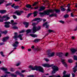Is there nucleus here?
<instances>
[{"label": "nucleus", "mask_w": 77, "mask_h": 77, "mask_svg": "<svg viewBox=\"0 0 77 77\" xmlns=\"http://www.w3.org/2000/svg\"><path fill=\"white\" fill-rule=\"evenodd\" d=\"M29 67L31 70H36V71H38L41 72H44V69L43 68L40 66H35L33 67L32 66H29Z\"/></svg>", "instance_id": "obj_1"}, {"label": "nucleus", "mask_w": 77, "mask_h": 77, "mask_svg": "<svg viewBox=\"0 0 77 77\" xmlns=\"http://www.w3.org/2000/svg\"><path fill=\"white\" fill-rule=\"evenodd\" d=\"M53 12V11L52 10H48L47 11H45L44 13H39V14L41 17H42V16H44V14L47 15H50V13Z\"/></svg>", "instance_id": "obj_2"}, {"label": "nucleus", "mask_w": 77, "mask_h": 77, "mask_svg": "<svg viewBox=\"0 0 77 77\" xmlns=\"http://www.w3.org/2000/svg\"><path fill=\"white\" fill-rule=\"evenodd\" d=\"M4 24H5L4 26L6 28H9V27H10V25L9 24H11L12 26H13L17 25L18 23H11L10 22L6 21L4 22Z\"/></svg>", "instance_id": "obj_3"}, {"label": "nucleus", "mask_w": 77, "mask_h": 77, "mask_svg": "<svg viewBox=\"0 0 77 77\" xmlns=\"http://www.w3.org/2000/svg\"><path fill=\"white\" fill-rule=\"evenodd\" d=\"M23 34H20L18 36L17 32H15L14 33V35L13 37V38H14L15 39V41H17V38H20V40H23V38H22V36H23Z\"/></svg>", "instance_id": "obj_4"}, {"label": "nucleus", "mask_w": 77, "mask_h": 77, "mask_svg": "<svg viewBox=\"0 0 77 77\" xmlns=\"http://www.w3.org/2000/svg\"><path fill=\"white\" fill-rule=\"evenodd\" d=\"M40 30H41V26H38L37 27L36 26H34L32 29V33H35V32H36L37 31H38Z\"/></svg>", "instance_id": "obj_5"}, {"label": "nucleus", "mask_w": 77, "mask_h": 77, "mask_svg": "<svg viewBox=\"0 0 77 77\" xmlns=\"http://www.w3.org/2000/svg\"><path fill=\"white\" fill-rule=\"evenodd\" d=\"M52 68L53 69V70L52 72V74H55L56 71H59V69L58 68V67L56 66H53L52 67Z\"/></svg>", "instance_id": "obj_6"}, {"label": "nucleus", "mask_w": 77, "mask_h": 77, "mask_svg": "<svg viewBox=\"0 0 77 77\" xmlns=\"http://www.w3.org/2000/svg\"><path fill=\"white\" fill-rule=\"evenodd\" d=\"M24 12L23 11H16L14 13V14H17V15H18L19 16L20 15H21V14L22 13Z\"/></svg>", "instance_id": "obj_7"}, {"label": "nucleus", "mask_w": 77, "mask_h": 77, "mask_svg": "<svg viewBox=\"0 0 77 77\" xmlns=\"http://www.w3.org/2000/svg\"><path fill=\"white\" fill-rule=\"evenodd\" d=\"M47 54L48 57H53L54 56V52L51 53V52L48 51Z\"/></svg>", "instance_id": "obj_8"}, {"label": "nucleus", "mask_w": 77, "mask_h": 77, "mask_svg": "<svg viewBox=\"0 0 77 77\" xmlns=\"http://www.w3.org/2000/svg\"><path fill=\"white\" fill-rule=\"evenodd\" d=\"M61 61L63 63V65H64L65 67H67V64H66V63L65 62V60L63 59V58L61 59Z\"/></svg>", "instance_id": "obj_9"}, {"label": "nucleus", "mask_w": 77, "mask_h": 77, "mask_svg": "<svg viewBox=\"0 0 77 77\" xmlns=\"http://www.w3.org/2000/svg\"><path fill=\"white\" fill-rule=\"evenodd\" d=\"M6 18V19L4 20V21H8V20H9V19L10 18V17H8V16L7 15H5L3 16V18Z\"/></svg>", "instance_id": "obj_10"}, {"label": "nucleus", "mask_w": 77, "mask_h": 77, "mask_svg": "<svg viewBox=\"0 0 77 77\" xmlns=\"http://www.w3.org/2000/svg\"><path fill=\"white\" fill-rule=\"evenodd\" d=\"M42 20L41 19V18H35L33 20H32V21H37V23H39V22H40Z\"/></svg>", "instance_id": "obj_11"}, {"label": "nucleus", "mask_w": 77, "mask_h": 77, "mask_svg": "<svg viewBox=\"0 0 77 77\" xmlns=\"http://www.w3.org/2000/svg\"><path fill=\"white\" fill-rule=\"evenodd\" d=\"M52 65H50L49 64H42V66L44 67H51Z\"/></svg>", "instance_id": "obj_12"}, {"label": "nucleus", "mask_w": 77, "mask_h": 77, "mask_svg": "<svg viewBox=\"0 0 77 77\" xmlns=\"http://www.w3.org/2000/svg\"><path fill=\"white\" fill-rule=\"evenodd\" d=\"M9 39V37L8 36L4 37L3 38L2 41H3V42H6L7 41V40H8Z\"/></svg>", "instance_id": "obj_13"}, {"label": "nucleus", "mask_w": 77, "mask_h": 77, "mask_svg": "<svg viewBox=\"0 0 77 77\" xmlns=\"http://www.w3.org/2000/svg\"><path fill=\"white\" fill-rule=\"evenodd\" d=\"M18 44H19V42L16 41L13 45H12L14 47H18Z\"/></svg>", "instance_id": "obj_14"}, {"label": "nucleus", "mask_w": 77, "mask_h": 77, "mask_svg": "<svg viewBox=\"0 0 77 77\" xmlns=\"http://www.w3.org/2000/svg\"><path fill=\"white\" fill-rule=\"evenodd\" d=\"M66 73V71H64L63 72V77H70V74L69 75H65Z\"/></svg>", "instance_id": "obj_15"}, {"label": "nucleus", "mask_w": 77, "mask_h": 77, "mask_svg": "<svg viewBox=\"0 0 77 77\" xmlns=\"http://www.w3.org/2000/svg\"><path fill=\"white\" fill-rule=\"evenodd\" d=\"M45 9V8L43 6H42L40 8V9L38 10V11L39 12H41V11H42L44 10Z\"/></svg>", "instance_id": "obj_16"}, {"label": "nucleus", "mask_w": 77, "mask_h": 77, "mask_svg": "<svg viewBox=\"0 0 77 77\" xmlns=\"http://www.w3.org/2000/svg\"><path fill=\"white\" fill-rule=\"evenodd\" d=\"M76 66L73 69L74 70L73 71L74 73H75V72H76L77 71V62L76 63Z\"/></svg>", "instance_id": "obj_17"}, {"label": "nucleus", "mask_w": 77, "mask_h": 77, "mask_svg": "<svg viewBox=\"0 0 77 77\" xmlns=\"http://www.w3.org/2000/svg\"><path fill=\"white\" fill-rule=\"evenodd\" d=\"M70 50L72 54H74L77 51V50L74 48L71 49Z\"/></svg>", "instance_id": "obj_18"}, {"label": "nucleus", "mask_w": 77, "mask_h": 77, "mask_svg": "<svg viewBox=\"0 0 77 77\" xmlns=\"http://www.w3.org/2000/svg\"><path fill=\"white\" fill-rule=\"evenodd\" d=\"M57 56H58L59 57H62L63 56V54L62 53L59 52L57 53L56 54Z\"/></svg>", "instance_id": "obj_19"}, {"label": "nucleus", "mask_w": 77, "mask_h": 77, "mask_svg": "<svg viewBox=\"0 0 77 77\" xmlns=\"http://www.w3.org/2000/svg\"><path fill=\"white\" fill-rule=\"evenodd\" d=\"M57 16V14H52L49 16V17H56Z\"/></svg>", "instance_id": "obj_20"}, {"label": "nucleus", "mask_w": 77, "mask_h": 77, "mask_svg": "<svg viewBox=\"0 0 77 77\" xmlns=\"http://www.w3.org/2000/svg\"><path fill=\"white\" fill-rule=\"evenodd\" d=\"M23 24H25V25H26L25 27H26V28H27L28 26H29V23L28 22H25L23 23Z\"/></svg>", "instance_id": "obj_21"}, {"label": "nucleus", "mask_w": 77, "mask_h": 77, "mask_svg": "<svg viewBox=\"0 0 77 77\" xmlns=\"http://www.w3.org/2000/svg\"><path fill=\"white\" fill-rule=\"evenodd\" d=\"M31 31L32 30L30 29L26 30V35H28V33H31Z\"/></svg>", "instance_id": "obj_22"}, {"label": "nucleus", "mask_w": 77, "mask_h": 77, "mask_svg": "<svg viewBox=\"0 0 77 77\" xmlns=\"http://www.w3.org/2000/svg\"><path fill=\"white\" fill-rule=\"evenodd\" d=\"M12 29H18V28L16 26H12Z\"/></svg>", "instance_id": "obj_23"}, {"label": "nucleus", "mask_w": 77, "mask_h": 77, "mask_svg": "<svg viewBox=\"0 0 77 77\" xmlns=\"http://www.w3.org/2000/svg\"><path fill=\"white\" fill-rule=\"evenodd\" d=\"M26 8H31V9H32L33 8L32 7V6L31 5H27L26 6Z\"/></svg>", "instance_id": "obj_24"}, {"label": "nucleus", "mask_w": 77, "mask_h": 77, "mask_svg": "<svg viewBox=\"0 0 77 77\" xmlns=\"http://www.w3.org/2000/svg\"><path fill=\"white\" fill-rule=\"evenodd\" d=\"M0 69H2L3 71H7V68H6L4 67H1L0 68Z\"/></svg>", "instance_id": "obj_25"}, {"label": "nucleus", "mask_w": 77, "mask_h": 77, "mask_svg": "<svg viewBox=\"0 0 77 77\" xmlns=\"http://www.w3.org/2000/svg\"><path fill=\"white\" fill-rule=\"evenodd\" d=\"M29 35L32 36V37H33V38H35L36 37H37V35L35 34H30Z\"/></svg>", "instance_id": "obj_26"}, {"label": "nucleus", "mask_w": 77, "mask_h": 77, "mask_svg": "<svg viewBox=\"0 0 77 77\" xmlns=\"http://www.w3.org/2000/svg\"><path fill=\"white\" fill-rule=\"evenodd\" d=\"M0 12L1 14H5L6 12V10H0Z\"/></svg>", "instance_id": "obj_27"}, {"label": "nucleus", "mask_w": 77, "mask_h": 77, "mask_svg": "<svg viewBox=\"0 0 77 77\" xmlns=\"http://www.w3.org/2000/svg\"><path fill=\"white\" fill-rule=\"evenodd\" d=\"M38 13V11H35L33 13L34 14V17H36V15H37V14Z\"/></svg>", "instance_id": "obj_28"}, {"label": "nucleus", "mask_w": 77, "mask_h": 77, "mask_svg": "<svg viewBox=\"0 0 77 77\" xmlns=\"http://www.w3.org/2000/svg\"><path fill=\"white\" fill-rule=\"evenodd\" d=\"M40 40V39L36 38L34 40V42H39V41Z\"/></svg>", "instance_id": "obj_29"}, {"label": "nucleus", "mask_w": 77, "mask_h": 77, "mask_svg": "<svg viewBox=\"0 0 77 77\" xmlns=\"http://www.w3.org/2000/svg\"><path fill=\"white\" fill-rule=\"evenodd\" d=\"M3 17L0 16V22H3Z\"/></svg>", "instance_id": "obj_30"}, {"label": "nucleus", "mask_w": 77, "mask_h": 77, "mask_svg": "<svg viewBox=\"0 0 77 77\" xmlns=\"http://www.w3.org/2000/svg\"><path fill=\"white\" fill-rule=\"evenodd\" d=\"M61 11H65L66 10V9H65L64 8H63V6H62L61 7Z\"/></svg>", "instance_id": "obj_31"}, {"label": "nucleus", "mask_w": 77, "mask_h": 77, "mask_svg": "<svg viewBox=\"0 0 77 77\" xmlns=\"http://www.w3.org/2000/svg\"><path fill=\"white\" fill-rule=\"evenodd\" d=\"M19 8H20V6H14V9H19Z\"/></svg>", "instance_id": "obj_32"}, {"label": "nucleus", "mask_w": 77, "mask_h": 77, "mask_svg": "<svg viewBox=\"0 0 77 77\" xmlns=\"http://www.w3.org/2000/svg\"><path fill=\"white\" fill-rule=\"evenodd\" d=\"M15 73L17 75H20V72L19 71H17L15 72Z\"/></svg>", "instance_id": "obj_33"}, {"label": "nucleus", "mask_w": 77, "mask_h": 77, "mask_svg": "<svg viewBox=\"0 0 77 77\" xmlns=\"http://www.w3.org/2000/svg\"><path fill=\"white\" fill-rule=\"evenodd\" d=\"M48 24V22H46L44 24H43V26H47Z\"/></svg>", "instance_id": "obj_34"}, {"label": "nucleus", "mask_w": 77, "mask_h": 77, "mask_svg": "<svg viewBox=\"0 0 77 77\" xmlns=\"http://www.w3.org/2000/svg\"><path fill=\"white\" fill-rule=\"evenodd\" d=\"M55 11L56 12V13H59L60 12V10L58 9H55Z\"/></svg>", "instance_id": "obj_35"}, {"label": "nucleus", "mask_w": 77, "mask_h": 77, "mask_svg": "<svg viewBox=\"0 0 77 77\" xmlns=\"http://www.w3.org/2000/svg\"><path fill=\"white\" fill-rule=\"evenodd\" d=\"M64 17L65 18H68V17H69V15L68 14H66L64 15Z\"/></svg>", "instance_id": "obj_36"}, {"label": "nucleus", "mask_w": 77, "mask_h": 77, "mask_svg": "<svg viewBox=\"0 0 77 77\" xmlns=\"http://www.w3.org/2000/svg\"><path fill=\"white\" fill-rule=\"evenodd\" d=\"M69 7H68L67 10H66L67 12V13H68V12H71V10H70V9H69Z\"/></svg>", "instance_id": "obj_37"}, {"label": "nucleus", "mask_w": 77, "mask_h": 77, "mask_svg": "<svg viewBox=\"0 0 77 77\" xmlns=\"http://www.w3.org/2000/svg\"><path fill=\"white\" fill-rule=\"evenodd\" d=\"M25 32L24 30H22L19 32V33H24Z\"/></svg>", "instance_id": "obj_38"}, {"label": "nucleus", "mask_w": 77, "mask_h": 77, "mask_svg": "<svg viewBox=\"0 0 77 77\" xmlns=\"http://www.w3.org/2000/svg\"><path fill=\"white\" fill-rule=\"evenodd\" d=\"M37 4H38V2H35V3L33 4V5H32V6H35L36 5H37Z\"/></svg>", "instance_id": "obj_39"}, {"label": "nucleus", "mask_w": 77, "mask_h": 77, "mask_svg": "<svg viewBox=\"0 0 77 77\" xmlns=\"http://www.w3.org/2000/svg\"><path fill=\"white\" fill-rule=\"evenodd\" d=\"M0 54H1V56H2V57H5V56L4 54H3V51H1L0 52Z\"/></svg>", "instance_id": "obj_40"}, {"label": "nucleus", "mask_w": 77, "mask_h": 77, "mask_svg": "<svg viewBox=\"0 0 77 77\" xmlns=\"http://www.w3.org/2000/svg\"><path fill=\"white\" fill-rule=\"evenodd\" d=\"M74 59L75 60H77V57L75 55L74 56Z\"/></svg>", "instance_id": "obj_41"}, {"label": "nucleus", "mask_w": 77, "mask_h": 77, "mask_svg": "<svg viewBox=\"0 0 77 77\" xmlns=\"http://www.w3.org/2000/svg\"><path fill=\"white\" fill-rule=\"evenodd\" d=\"M74 12L71 13L70 14L71 15V17H74Z\"/></svg>", "instance_id": "obj_42"}, {"label": "nucleus", "mask_w": 77, "mask_h": 77, "mask_svg": "<svg viewBox=\"0 0 77 77\" xmlns=\"http://www.w3.org/2000/svg\"><path fill=\"white\" fill-rule=\"evenodd\" d=\"M4 2H5L4 0H1L0 2V5H2V3H3Z\"/></svg>", "instance_id": "obj_43"}, {"label": "nucleus", "mask_w": 77, "mask_h": 77, "mask_svg": "<svg viewBox=\"0 0 77 77\" xmlns=\"http://www.w3.org/2000/svg\"><path fill=\"white\" fill-rule=\"evenodd\" d=\"M32 14V13H29L27 15V18H29L30 17V16Z\"/></svg>", "instance_id": "obj_44"}, {"label": "nucleus", "mask_w": 77, "mask_h": 77, "mask_svg": "<svg viewBox=\"0 0 77 77\" xmlns=\"http://www.w3.org/2000/svg\"><path fill=\"white\" fill-rule=\"evenodd\" d=\"M44 60L46 62H48L50 61V60L47 58H44Z\"/></svg>", "instance_id": "obj_45"}, {"label": "nucleus", "mask_w": 77, "mask_h": 77, "mask_svg": "<svg viewBox=\"0 0 77 77\" xmlns=\"http://www.w3.org/2000/svg\"><path fill=\"white\" fill-rule=\"evenodd\" d=\"M11 76H12L13 77H17V75H15L13 74H11Z\"/></svg>", "instance_id": "obj_46"}, {"label": "nucleus", "mask_w": 77, "mask_h": 77, "mask_svg": "<svg viewBox=\"0 0 77 77\" xmlns=\"http://www.w3.org/2000/svg\"><path fill=\"white\" fill-rule=\"evenodd\" d=\"M36 25V23H33L32 24V26H33V27H34V26H35Z\"/></svg>", "instance_id": "obj_47"}, {"label": "nucleus", "mask_w": 77, "mask_h": 77, "mask_svg": "<svg viewBox=\"0 0 77 77\" xmlns=\"http://www.w3.org/2000/svg\"><path fill=\"white\" fill-rule=\"evenodd\" d=\"M13 18H14V19H17V16H16L15 15H13Z\"/></svg>", "instance_id": "obj_48"}, {"label": "nucleus", "mask_w": 77, "mask_h": 77, "mask_svg": "<svg viewBox=\"0 0 77 77\" xmlns=\"http://www.w3.org/2000/svg\"><path fill=\"white\" fill-rule=\"evenodd\" d=\"M48 32L49 33H51V32H54V31L51 29H49Z\"/></svg>", "instance_id": "obj_49"}, {"label": "nucleus", "mask_w": 77, "mask_h": 77, "mask_svg": "<svg viewBox=\"0 0 77 77\" xmlns=\"http://www.w3.org/2000/svg\"><path fill=\"white\" fill-rule=\"evenodd\" d=\"M11 71L12 72H14V71H15V69L14 68H11L10 69Z\"/></svg>", "instance_id": "obj_50"}, {"label": "nucleus", "mask_w": 77, "mask_h": 77, "mask_svg": "<svg viewBox=\"0 0 77 77\" xmlns=\"http://www.w3.org/2000/svg\"><path fill=\"white\" fill-rule=\"evenodd\" d=\"M19 75H20V76H21V77H24V75H23V74H22V73H20Z\"/></svg>", "instance_id": "obj_51"}, {"label": "nucleus", "mask_w": 77, "mask_h": 77, "mask_svg": "<svg viewBox=\"0 0 77 77\" xmlns=\"http://www.w3.org/2000/svg\"><path fill=\"white\" fill-rule=\"evenodd\" d=\"M59 22L60 23H62V24H64V23H65L64 22V21H62V20L60 21Z\"/></svg>", "instance_id": "obj_52"}, {"label": "nucleus", "mask_w": 77, "mask_h": 77, "mask_svg": "<svg viewBox=\"0 0 77 77\" xmlns=\"http://www.w3.org/2000/svg\"><path fill=\"white\" fill-rule=\"evenodd\" d=\"M2 33H4V34H6L7 33V31H5L4 32H2Z\"/></svg>", "instance_id": "obj_53"}, {"label": "nucleus", "mask_w": 77, "mask_h": 77, "mask_svg": "<svg viewBox=\"0 0 77 77\" xmlns=\"http://www.w3.org/2000/svg\"><path fill=\"white\" fill-rule=\"evenodd\" d=\"M72 62V60H71V59L69 60L68 62H69V63H71Z\"/></svg>", "instance_id": "obj_54"}, {"label": "nucleus", "mask_w": 77, "mask_h": 77, "mask_svg": "<svg viewBox=\"0 0 77 77\" xmlns=\"http://www.w3.org/2000/svg\"><path fill=\"white\" fill-rule=\"evenodd\" d=\"M5 74H11V72H5Z\"/></svg>", "instance_id": "obj_55"}, {"label": "nucleus", "mask_w": 77, "mask_h": 77, "mask_svg": "<svg viewBox=\"0 0 77 77\" xmlns=\"http://www.w3.org/2000/svg\"><path fill=\"white\" fill-rule=\"evenodd\" d=\"M26 72V70H22L21 72L23 73V72Z\"/></svg>", "instance_id": "obj_56"}, {"label": "nucleus", "mask_w": 77, "mask_h": 77, "mask_svg": "<svg viewBox=\"0 0 77 77\" xmlns=\"http://www.w3.org/2000/svg\"><path fill=\"white\" fill-rule=\"evenodd\" d=\"M28 77H34V75H31L28 76Z\"/></svg>", "instance_id": "obj_57"}, {"label": "nucleus", "mask_w": 77, "mask_h": 77, "mask_svg": "<svg viewBox=\"0 0 77 77\" xmlns=\"http://www.w3.org/2000/svg\"><path fill=\"white\" fill-rule=\"evenodd\" d=\"M4 77H8V75L6 74L5 75H4Z\"/></svg>", "instance_id": "obj_58"}, {"label": "nucleus", "mask_w": 77, "mask_h": 77, "mask_svg": "<svg viewBox=\"0 0 77 77\" xmlns=\"http://www.w3.org/2000/svg\"><path fill=\"white\" fill-rule=\"evenodd\" d=\"M12 5L11 3H9V4H8L6 5V6H9V5Z\"/></svg>", "instance_id": "obj_59"}, {"label": "nucleus", "mask_w": 77, "mask_h": 77, "mask_svg": "<svg viewBox=\"0 0 77 77\" xmlns=\"http://www.w3.org/2000/svg\"><path fill=\"white\" fill-rule=\"evenodd\" d=\"M56 77L57 76L56 75H53L52 76H50L49 77Z\"/></svg>", "instance_id": "obj_60"}, {"label": "nucleus", "mask_w": 77, "mask_h": 77, "mask_svg": "<svg viewBox=\"0 0 77 77\" xmlns=\"http://www.w3.org/2000/svg\"><path fill=\"white\" fill-rule=\"evenodd\" d=\"M72 77H75V74H74V73H72Z\"/></svg>", "instance_id": "obj_61"}, {"label": "nucleus", "mask_w": 77, "mask_h": 77, "mask_svg": "<svg viewBox=\"0 0 77 77\" xmlns=\"http://www.w3.org/2000/svg\"><path fill=\"white\" fill-rule=\"evenodd\" d=\"M25 48V47H23V46H22L21 47V48L22 49V50H24Z\"/></svg>", "instance_id": "obj_62"}, {"label": "nucleus", "mask_w": 77, "mask_h": 77, "mask_svg": "<svg viewBox=\"0 0 77 77\" xmlns=\"http://www.w3.org/2000/svg\"><path fill=\"white\" fill-rule=\"evenodd\" d=\"M49 26V25H47L46 26V29H48V27Z\"/></svg>", "instance_id": "obj_63"}, {"label": "nucleus", "mask_w": 77, "mask_h": 77, "mask_svg": "<svg viewBox=\"0 0 77 77\" xmlns=\"http://www.w3.org/2000/svg\"><path fill=\"white\" fill-rule=\"evenodd\" d=\"M31 48H32V49H34V48H35V46L34 45L32 46Z\"/></svg>", "instance_id": "obj_64"}]
</instances>
